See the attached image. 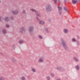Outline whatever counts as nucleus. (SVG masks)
Listing matches in <instances>:
<instances>
[{
  "label": "nucleus",
  "instance_id": "cd10ccee",
  "mask_svg": "<svg viewBox=\"0 0 80 80\" xmlns=\"http://www.w3.org/2000/svg\"><path fill=\"white\" fill-rule=\"evenodd\" d=\"M63 46H64V44H63Z\"/></svg>",
  "mask_w": 80,
  "mask_h": 80
},
{
  "label": "nucleus",
  "instance_id": "20e7f679",
  "mask_svg": "<svg viewBox=\"0 0 80 80\" xmlns=\"http://www.w3.org/2000/svg\"><path fill=\"white\" fill-rule=\"evenodd\" d=\"M77 0H72V4H76L77 3Z\"/></svg>",
  "mask_w": 80,
  "mask_h": 80
},
{
  "label": "nucleus",
  "instance_id": "a878e982",
  "mask_svg": "<svg viewBox=\"0 0 80 80\" xmlns=\"http://www.w3.org/2000/svg\"><path fill=\"white\" fill-rule=\"evenodd\" d=\"M23 13H25V11H23Z\"/></svg>",
  "mask_w": 80,
  "mask_h": 80
},
{
  "label": "nucleus",
  "instance_id": "9d476101",
  "mask_svg": "<svg viewBox=\"0 0 80 80\" xmlns=\"http://www.w3.org/2000/svg\"><path fill=\"white\" fill-rule=\"evenodd\" d=\"M0 80H5V78L3 77H0Z\"/></svg>",
  "mask_w": 80,
  "mask_h": 80
},
{
  "label": "nucleus",
  "instance_id": "aec40b11",
  "mask_svg": "<svg viewBox=\"0 0 80 80\" xmlns=\"http://www.w3.org/2000/svg\"><path fill=\"white\" fill-rule=\"evenodd\" d=\"M39 38L40 39H42V36H39Z\"/></svg>",
  "mask_w": 80,
  "mask_h": 80
},
{
  "label": "nucleus",
  "instance_id": "423d86ee",
  "mask_svg": "<svg viewBox=\"0 0 80 80\" xmlns=\"http://www.w3.org/2000/svg\"><path fill=\"white\" fill-rule=\"evenodd\" d=\"M64 10L65 11L67 12V13H68V9H67V8L64 7Z\"/></svg>",
  "mask_w": 80,
  "mask_h": 80
},
{
  "label": "nucleus",
  "instance_id": "a211bd4d",
  "mask_svg": "<svg viewBox=\"0 0 80 80\" xmlns=\"http://www.w3.org/2000/svg\"><path fill=\"white\" fill-rule=\"evenodd\" d=\"M3 33H6V30H3Z\"/></svg>",
  "mask_w": 80,
  "mask_h": 80
},
{
  "label": "nucleus",
  "instance_id": "412c9836",
  "mask_svg": "<svg viewBox=\"0 0 80 80\" xmlns=\"http://www.w3.org/2000/svg\"><path fill=\"white\" fill-rule=\"evenodd\" d=\"M72 42H75L76 40H75V39L72 38Z\"/></svg>",
  "mask_w": 80,
  "mask_h": 80
},
{
  "label": "nucleus",
  "instance_id": "4be33fe9",
  "mask_svg": "<svg viewBox=\"0 0 80 80\" xmlns=\"http://www.w3.org/2000/svg\"><path fill=\"white\" fill-rule=\"evenodd\" d=\"M6 27H7V28L9 27V25H6Z\"/></svg>",
  "mask_w": 80,
  "mask_h": 80
},
{
  "label": "nucleus",
  "instance_id": "f8f14e48",
  "mask_svg": "<svg viewBox=\"0 0 80 80\" xmlns=\"http://www.w3.org/2000/svg\"><path fill=\"white\" fill-rule=\"evenodd\" d=\"M8 20V17H6L5 18V21H6V22H7Z\"/></svg>",
  "mask_w": 80,
  "mask_h": 80
},
{
  "label": "nucleus",
  "instance_id": "4468645a",
  "mask_svg": "<svg viewBox=\"0 0 80 80\" xmlns=\"http://www.w3.org/2000/svg\"><path fill=\"white\" fill-rule=\"evenodd\" d=\"M21 79L22 80H25V78L24 77H22L21 78Z\"/></svg>",
  "mask_w": 80,
  "mask_h": 80
},
{
  "label": "nucleus",
  "instance_id": "9b49d317",
  "mask_svg": "<svg viewBox=\"0 0 80 80\" xmlns=\"http://www.w3.org/2000/svg\"><path fill=\"white\" fill-rule=\"evenodd\" d=\"M23 40H20V41H19V43L20 44H21V43H23Z\"/></svg>",
  "mask_w": 80,
  "mask_h": 80
},
{
  "label": "nucleus",
  "instance_id": "f03ea898",
  "mask_svg": "<svg viewBox=\"0 0 80 80\" xmlns=\"http://www.w3.org/2000/svg\"><path fill=\"white\" fill-rule=\"evenodd\" d=\"M58 10H59V14H62V8L60 7H59V6L58 7Z\"/></svg>",
  "mask_w": 80,
  "mask_h": 80
},
{
  "label": "nucleus",
  "instance_id": "ddd939ff",
  "mask_svg": "<svg viewBox=\"0 0 80 80\" xmlns=\"http://www.w3.org/2000/svg\"><path fill=\"white\" fill-rule=\"evenodd\" d=\"M32 71L33 72H35V69L33 68L32 69Z\"/></svg>",
  "mask_w": 80,
  "mask_h": 80
},
{
  "label": "nucleus",
  "instance_id": "39448f33",
  "mask_svg": "<svg viewBox=\"0 0 80 80\" xmlns=\"http://www.w3.org/2000/svg\"><path fill=\"white\" fill-rule=\"evenodd\" d=\"M12 12L13 13V14H14V15H17L18 13V11H12Z\"/></svg>",
  "mask_w": 80,
  "mask_h": 80
},
{
  "label": "nucleus",
  "instance_id": "f3484780",
  "mask_svg": "<svg viewBox=\"0 0 80 80\" xmlns=\"http://www.w3.org/2000/svg\"><path fill=\"white\" fill-rule=\"evenodd\" d=\"M76 68H77V69L78 70V69H79V66H76Z\"/></svg>",
  "mask_w": 80,
  "mask_h": 80
},
{
  "label": "nucleus",
  "instance_id": "2eb2a0df",
  "mask_svg": "<svg viewBox=\"0 0 80 80\" xmlns=\"http://www.w3.org/2000/svg\"><path fill=\"white\" fill-rule=\"evenodd\" d=\"M74 60H76V61H78V59H77V58H75V57H74Z\"/></svg>",
  "mask_w": 80,
  "mask_h": 80
},
{
  "label": "nucleus",
  "instance_id": "bb28decb",
  "mask_svg": "<svg viewBox=\"0 0 80 80\" xmlns=\"http://www.w3.org/2000/svg\"><path fill=\"white\" fill-rule=\"evenodd\" d=\"M22 31L23 30V28H22Z\"/></svg>",
  "mask_w": 80,
  "mask_h": 80
},
{
  "label": "nucleus",
  "instance_id": "6ab92c4d",
  "mask_svg": "<svg viewBox=\"0 0 80 80\" xmlns=\"http://www.w3.org/2000/svg\"><path fill=\"white\" fill-rule=\"evenodd\" d=\"M47 80H50V77H47Z\"/></svg>",
  "mask_w": 80,
  "mask_h": 80
},
{
  "label": "nucleus",
  "instance_id": "f257e3e1",
  "mask_svg": "<svg viewBox=\"0 0 80 80\" xmlns=\"http://www.w3.org/2000/svg\"><path fill=\"white\" fill-rule=\"evenodd\" d=\"M46 10L47 12H50L52 10V8L50 7V6H47V8L46 9Z\"/></svg>",
  "mask_w": 80,
  "mask_h": 80
},
{
  "label": "nucleus",
  "instance_id": "7ed1b4c3",
  "mask_svg": "<svg viewBox=\"0 0 80 80\" xmlns=\"http://www.w3.org/2000/svg\"><path fill=\"white\" fill-rule=\"evenodd\" d=\"M43 58L41 57L38 60V62H43Z\"/></svg>",
  "mask_w": 80,
  "mask_h": 80
},
{
  "label": "nucleus",
  "instance_id": "6e6552de",
  "mask_svg": "<svg viewBox=\"0 0 80 80\" xmlns=\"http://www.w3.org/2000/svg\"><path fill=\"white\" fill-rule=\"evenodd\" d=\"M44 21H40L39 23L41 24H44Z\"/></svg>",
  "mask_w": 80,
  "mask_h": 80
},
{
  "label": "nucleus",
  "instance_id": "dca6fc26",
  "mask_svg": "<svg viewBox=\"0 0 80 80\" xmlns=\"http://www.w3.org/2000/svg\"><path fill=\"white\" fill-rule=\"evenodd\" d=\"M31 11H32V12H36V11H35V10L33 9H31Z\"/></svg>",
  "mask_w": 80,
  "mask_h": 80
},
{
  "label": "nucleus",
  "instance_id": "393cba45",
  "mask_svg": "<svg viewBox=\"0 0 80 80\" xmlns=\"http://www.w3.org/2000/svg\"><path fill=\"white\" fill-rule=\"evenodd\" d=\"M57 69H58V70H60V67H58V68H57Z\"/></svg>",
  "mask_w": 80,
  "mask_h": 80
},
{
  "label": "nucleus",
  "instance_id": "b1692460",
  "mask_svg": "<svg viewBox=\"0 0 80 80\" xmlns=\"http://www.w3.org/2000/svg\"><path fill=\"white\" fill-rule=\"evenodd\" d=\"M51 76H52V77H53L54 76V75H53V74H51Z\"/></svg>",
  "mask_w": 80,
  "mask_h": 80
},
{
  "label": "nucleus",
  "instance_id": "1a4fd4ad",
  "mask_svg": "<svg viewBox=\"0 0 80 80\" xmlns=\"http://www.w3.org/2000/svg\"><path fill=\"white\" fill-rule=\"evenodd\" d=\"M64 32L65 33H68V30L67 29H64Z\"/></svg>",
  "mask_w": 80,
  "mask_h": 80
},
{
  "label": "nucleus",
  "instance_id": "5701e85b",
  "mask_svg": "<svg viewBox=\"0 0 80 80\" xmlns=\"http://www.w3.org/2000/svg\"><path fill=\"white\" fill-rule=\"evenodd\" d=\"M54 3H56V2H57V0H54Z\"/></svg>",
  "mask_w": 80,
  "mask_h": 80
},
{
  "label": "nucleus",
  "instance_id": "0eeeda50",
  "mask_svg": "<svg viewBox=\"0 0 80 80\" xmlns=\"http://www.w3.org/2000/svg\"><path fill=\"white\" fill-rule=\"evenodd\" d=\"M33 30V27H30L29 28V32H32Z\"/></svg>",
  "mask_w": 80,
  "mask_h": 80
}]
</instances>
